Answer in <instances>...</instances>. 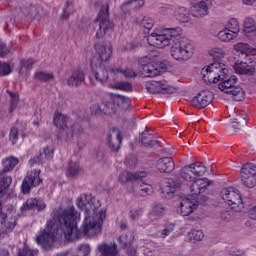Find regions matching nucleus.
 I'll list each match as a JSON object with an SVG mask.
<instances>
[{"label":"nucleus","mask_w":256,"mask_h":256,"mask_svg":"<svg viewBox=\"0 0 256 256\" xmlns=\"http://www.w3.org/2000/svg\"><path fill=\"white\" fill-rule=\"evenodd\" d=\"M116 73H119L120 75H123V77H126V78L135 77V73L131 69H127V70L116 69Z\"/></svg>","instance_id":"obj_54"},{"label":"nucleus","mask_w":256,"mask_h":256,"mask_svg":"<svg viewBox=\"0 0 256 256\" xmlns=\"http://www.w3.org/2000/svg\"><path fill=\"white\" fill-rule=\"evenodd\" d=\"M230 125L238 130L241 129V127H245V125H247V113L240 112L237 114L235 118L230 120Z\"/></svg>","instance_id":"obj_36"},{"label":"nucleus","mask_w":256,"mask_h":256,"mask_svg":"<svg viewBox=\"0 0 256 256\" xmlns=\"http://www.w3.org/2000/svg\"><path fill=\"white\" fill-rule=\"evenodd\" d=\"M241 3L245 7H253L256 4V0H241Z\"/></svg>","instance_id":"obj_63"},{"label":"nucleus","mask_w":256,"mask_h":256,"mask_svg":"<svg viewBox=\"0 0 256 256\" xmlns=\"http://www.w3.org/2000/svg\"><path fill=\"white\" fill-rule=\"evenodd\" d=\"M211 185V180L207 178H199L192 182L190 186V192L192 195H201L205 193Z\"/></svg>","instance_id":"obj_23"},{"label":"nucleus","mask_w":256,"mask_h":256,"mask_svg":"<svg viewBox=\"0 0 256 256\" xmlns=\"http://www.w3.org/2000/svg\"><path fill=\"white\" fill-rule=\"evenodd\" d=\"M106 142L112 151H119V147H121V131L117 128L110 129L106 137Z\"/></svg>","instance_id":"obj_20"},{"label":"nucleus","mask_w":256,"mask_h":256,"mask_svg":"<svg viewBox=\"0 0 256 256\" xmlns=\"http://www.w3.org/2000/svg\"><path fill=\"white\" fill-rule=\"evenodd\" d=\"M140 139L144 147H155L157 145V140L147 130L141 133Z\"/></svg>","instance_id":"obj_42"},{"label":"nucleus","mask_w":256,"mask_h":256,"mask_svg":"<svg viewBox=\"0 0 256 256\" xmlns=\"http://www.w3.org/2000/svg\"><path fill=\"white\" fill-rule=\"evenodd\" d=\"M94 50L97 55L96 63L109 61L113 55V46L109 42L98 41L94 44Z\"/></svg>","instance_id":"obj_15"},{"label":"nucleus","mask_w":256,"mask_h":256,"mask_svg":"<svg viewBox=\"0 0 256 256\" xmlns=\"http://www.w3.org/2000/svg\"><path fill=\"white\" fill-rule=\"evenodd\" d=\"M1 163L4 173H9L10 171H13V169H15L16 165L19 163V159L10 156L2 159Z\"/></svg>","instance_id":"obj_37"},{"label":"nucleus","mask_w":256,"mask_h":256,"mask_svg":"<svg viewBox=\"0 0 256 256\" xmlns=\"http://www.w3.org/2000/svg\"><path fill=\"white\" fill-rule=\"evenodd\" d=\"M53 123L57 129H67V125H69V116L60 111H56L53 115Z\"/></svg>","instance_id":"obj_31"},{"label":"nucleus","mask_w":256,"mask_h":256,"mask_svg":"<svg viewBox=\"0 0 256 256\" xmlns=\"http://www.w3.org/2000/svg\"><path fill=\"white\" fill-rule=\"evenodd\" d=\"M206 172L207 168L203 164L197 162L181 168L180 177L184 181L193 183V181H195L197 177H203Z\"/></svg>","instance_id":"obj_7"},{"label":"nucleus","mask_w":256,"mask_h":256,"mask_svg":"<svg viewBox=\"0 0 256 256\" xmlns=\"http://www.w3.org/2000/svg\"><path fill=\"white\" fill-rule=\"evenodd\" d=\"M39 175H41V170H31L27 172L22 182V193H24V195H27L33 187H39V185H41L42 180Z\"/></svg>","instance_id":"obj_13"},{"label":"nucleus","mask_w":256,"mask_h":256,"mask_svg":"<svg viewBox=\"0 0 256 256\" xmlns=\"http://www.w3.org/2000/svg\"><path fill=\"white\" fill-rule=\"evenodd\" d=\"M145 177H147V172H145V171H140V172L131 174V172L124 170V171L120 172V174L118 176V181L122 185H125L126 183H129V181H139V179H143Z\"/></svg>","instance_id":"obj_24"},{"label":"nucleus","mask_w":256,"mask_h":256,"mask_svg":"<svg viewBox=\"0 0 256 256\" xmlns=\"http://www.w3.org/2000/svg\"><path fill=\"white\" fill-rule=\"evenodd\" d=\"M174 17L177 21H180V23H189L192 17L191 10H188L185 6H181L175 11Z\"/></svg>","instance_id":"obj_33"},{"label":"nucleus","mask_w":256,"mask_h":256,"mask_svg":"<svg viewBox=\"0 0 256 256\" xmlns=\"http://www.w3.org/2000/svg\"><path fill=\"white\" fill-rule=\"evenodd\" d=\"M19 135H21L22 139H25V134L23 132H21V130L17 129V128H12L10 130V141L12 143V145H15L19 139Z\"/></svg>","instance_id":"obj_46"},{"label":"nucleus","mask_w":256,"mask_h":256,"mask_svg":"<svg viewBox=\"0 0 256 256\" xmlns=\"http://www.w3.org/2000/svg\"><path fill=\"white\" fill-rule=\"evenodd\" d=\"M237 36V34L224 27L218 32L217 39H219L221 43H231L233 39H237Z\"/></svg>","instance_id":"obj_35"},{"label":"nucleus","mask_w":256,"mask_h":256,"mask_svg":"<svg viewBox=\"0 0 256 256\" xmlns=\"http://www.w3.org/2000/svg\"><path fill=\"white\" fill-rule=\"evenodd\" d=\"M139 217H141V210L130 211V219H132V221H137Z\"/></svg>","instance_id":"obj_59"},{"label":"nucleus","mask_w":256,"mask_h":256,"mask_svg":"<svg viewBox=\"0 0 256 256\" xmlns=\"http://www.w3.org/2000/svg\"><path fill=\"white\" fill-rule=\"evenodd\" d=\"M146 89L152 94L163 93L164 95H173V93H177V88L165 80L147 82Z\"/></svg>","instance_id":"obj_10"},{"label":"nucleus","mask_w":256,"mask_h":256,"mask_svg":"<svg viewBox=\"0 0 256 256\" xmlns=\"http://www.w3.org/2000/svg\"><path fill=\"white\" fill-rule=\"evenodd\" d=\"M201 75L206 83H218L229 75V69L221 62H214L202 68Z\"/></svg>","instance_id":"obj_3"},{"label":"nucleus","mask_w":256,"mask_h":256,"mask_svg":"<svg viewBox=\"0 0 256 256\" xmlns=\"http://www.w3.org/2000/svg\"><path fill=\"white\" fill-rule=\"evenodd\" d=\"M53 148L45 147L43 151L40 153V159L42 161H49L50 159H53Z\"/></svg>","instance_id":"obj_48"},{"label":"nucleus","mask_w":256,"mask_h":256,"mask_svg":"<svg viewBox=\"0 0 256 256\" xmlns=\"http://www.w3.org/2000/svg\"><path fill=\"white\" fill-rule=\"evenodd\" d=\"M115 87L116 89H120V91H131L133 89V86L127 82H120Z\"/></svg>","instance_id":"obj_55"},{"label":"nucleus","mask_w":256,"mask_h":256,"mask_svg":"<svg viewBox=\"0 0 256 256\" xmlns=\"http://www.w3.org/2000/svg\"><path fill=\"white\" fill-rule=\"evenodd\" d=\"M242 33L249 41H256V22L252 17H247L243 22Z\"/></svg>","instance_id":"obj_21"},{"label":"nucleus","mask_w":256,"mask_h":256,"mask_svg":"<svg viewBox=\"0 0 256 256\" xmlns=\"http://www.w3.org/2000/svg\"><path fill=\"white\" fill-rule=\"evenodd\" d=\"M213 101V93L209 90H201L191 100L196 109H205Z\"/></svg>","instance_id":"obj_16"},{"label":"nucleus","mask_w":256,"mask_h":256,"mask_svg":"<svg viewBox=\"0 0 256 256\" xmlns=\"http://www.w3.org/2000/svg\"><path fill=\"white\" fill-rule=\"evenodd\" d=\"M97 21L99 29L95 35L96 39H101V37H105L106 33L113 31L114 24L109 20V6H102L98 13Z\"/></svg>","instance_id":"obj_8"},{"label":"nucleus","mask_w":256,"mask_h":256,"mask_svg":"<svg viewBox=\"0 0 256 256\" xmlns=\"http://www.w3.org/2000/svg\"><path fill=\"white\" fill-rule=\"evenodd\" d=\"M232 68L236 75H253L255 73V66L244 61H236Z\"/></svg>","instance_id":"obj_26"},{"label":"nucleus","mask_w":256,"mask_h":256,"mask_svg":"<svg viewBox=\"0 0 256 256\" xmlns=\"http://www.w3.org/2000/svg\"><path fill=\"white\" fill-rule=\"evenodd\" d=\"M170 53L176 61H189L195 55V45L191 42H175Z\"/></svg>","instance_id":"obj_6"},{"label":"nucleus","mask_w":256,"mask_h":256,"mask_svg":"<svg viewBox=\"0 0 256 256\" xmlns=\"http://www.w3.org/2000/svg\"><path fill=\"white\" fill-rule=\"evenodd\" d=\"M213 3L211 0H200L194 2L190 6V13L194 19H203L209 15V10L211 9Z\"/></svg>","instance_id":"obj_14"},{"label":"nucleus","mask_w":256,"mask_h":256,"mask_svg":"<svg viewBox=\"0 0 256 256\" xmlns=\"http://www.w3.org/2000/svg\"><path fill=\"white\" fill-rule=\"evenodd\" d=\"M249 216H250V219H252L253 221H256V205L250 208Z\"/></svg>","instance_id":"obj_64"},{"label":"nucleus","mask_w":256,"mask_h":256,"mask_svg":"<svg viewBox=\"0 0 256 256\" xmlns=\"http://www.w3.org/2000/svg\"><path fill=\"white\" fill-rule=\"evenodd\" d=\"M208 55L215 61H221L227 57V48L225 46H213L209 48Z\"/></svg>","instance_id":"obj_32"},{"label":"nucleus","mask_w":256,"mask_h":256,"mask_svg":"<svg viewBox=\"0 0 256 256\" xmlns=\"http://www.w3.org/2000/svg\"><path fill=\"white\" fill-rule=\"evenodd\" d=\"M129 5H133V7L136 8L143 7V5H145V0H128L121 5V9L125 11Z\"/></svg>","instance_id":"obj_47"},{"label":"nucleus","mask_w":256,"mask_h":256,"mask_svg":"<svg viewBox=\"0 0 256 256\" xmlns=\"http://www.w3.org/2000/svg\"><path fill=\"white\" fill-rule=\"evenodd\" d=\"M45 207H47V204L42 199L30 198L22 204L18 212V215L21 216L26 211H31V209H36L37 211H43Z\"/></svg>","instance_id":"obj_18"},{"label":"nucleus","mask_w":256,"mask_h":256,"mask_svg":"<svg viewBox=\"0 0 256 256\" xmlns=\"http://www.w3.org/2000/svg\"><path fill=\"white\" fill-rule=\"evenodd\" d=\"M197 200L191 196L184 197L180 201L178 211L182 217H189L191 213L197 210L198 207Z\"/></svg>","instance_id":"obj_17"},{"label":"nucleus","mask_w":256,"mask_h":256,"mask_svg":"<svg viewBox=\"0 0 256 256\" xmlns=\"http://www.w3.org/2000/svg\"><path fill=\"white\" fill-rule=\"evenodd\" d=\"M230 256H245V250L241 248H233L229 252Z\"/></svg>","instance_id":"obj_57"},{"label":"nucleus","mask_w":256,"mask_h":256,"mask_svg":"<svg viewBox=\"0 0 256 256\" xmlns=\"http://www.w3.org/2000/svg\"><path fill=\"white\" fill-rule=\"evenodd\" d=\"M171 233H173V229L166 228V229L162 230L160 237H162V239H165V238L169 237V235H171Z\"/></svg>","instance_id":"obj_61"},{"label":"nucleus","mask_w":256,"mask_h":256,"mask_svg":"<svg viewBox=\"0 0 256 256\" xmlns=\"http://www.w3.org/2000/svg\"><path fill=\"white\" fill-rule=\"evenodd\" d=\"M11 65L7 62H0V75L5 77L6 75H11Z\"/></svg>","instance_id":"obj_50"},{"label":"nucleus","mask_w":256,"mask_h":256,"mask_svg":"<svg viewBox=\"0 0 256 256\" xmlns=\"http://www.w3.org/2000/svg\"><path fill=\"white\" fill-rule=\"evenodd\" d=\"M98 251L100 256H120L115 244H100L98 245Z\"/></svg>","instance_id":"obj_34"},{"label":"nucleus","mask_w":256,"mask_h":256,"mask_svg":"<svg viewBox=\"0 0 256 256\" xmlns=\"http://www.w3.org/2000/svg\"><path fill=\"white\" fill-rule=\"evenodd\" d=\"M34 77L38 80V81H51L53 80V74L51 73H47V72H36Z\"/></svg>","instance_id":"obj_49"},{"label":"nucleus","mask_w":256,"mask_h":256,"mask_svg":"<svg viewBox=\"0 0 256 256\" xmlns=\"http://www.w3.org/2000/svg\"><path fill=\"white\" fill-rule=\"evenodd\" d=\"M92 115H103V104H94L90 107Z\"/></svg>","instance_id":"obj_52"},{"label":"nucleus","mask_w":256,"mask_h":256,"mask_svg":"<svg viewBox=\"0 0 256 256\" xmlns=\"http://www.w3.org/2000/svg\"><path fill=\"white\" fill-rule=\"evenodd\" d=\"M35 65V61L33 59H24L20 62V68L18 70V75L20 77H25L27 73H29L30 69Z\"/></svg>","instance_id":"obj_39"},{"label":"nucleus","mask_w":256,"mask_h":256,"mask_svg":"<svg viewBox=\"0 0 256 256\" xmlns=\"http://www.w3.org/2000/svg\"><path fill=\"white\" fill-rule=\"evenodd\" d=\"M163 215H165V207H163V204H154L150 211V221H155L159 219V217H163Z\"/></svg>","instance_id":"obj_41"},{"label":"nucleus","mask_w":256,"mask_h":256,"mask_svg":"<svg viewBox=\"0 0 256 256\" xmlns=\"http://www.w3.org/2000/svg\"><path fill=\"white\" fill-rule=\"evenodd\" d=\"M77 206L84 212L80 230L77 229V223L81 221V214L74 207L65 208L57 216L59 224H55L53 220L47 222L46 228L36 238L38 245L49 250L59 239L75 241L81 236L99 235L106 217L105 209L99 208V200L92 198L91 194H84L77 199Z\"/></svg>","instance_id":"obj_1"},{"label":"nucleus","mask_w":256,"mask_h":256,"mask_svg":"<svg viewBox=\"0 0 256 256\" xmlns=\"http://www.w3.org/2000/svg\"><path fill=\"white\" fill-rule=\"evenodd\" d=\"M179 188V183L173 179H165L160 182V190L164 195H173Z\"/></svg>","instance_id":"obj_27"},{"label":"nucleus","mask_w":256,"mask_h":256,"mask_svg":"<svg viewBox=\"0 0 256 256\" xmlns=\"http://www.w3.org/2000/svg\"><path fill=\"white\" fill-rule=\"evenodd\" d=\"M156 168L160 173H171L175 171V161L171 157H162L157 160Z\"/></svg>","instance_id":"obj_25"},{"label":"nucleus","mask_w":256,"mask_h":256,"mask_svg":"<svg viewBox=\"0 0 256 256\" xmlns=\"http://www.w3.org/2000/svg\"><path fill=\"white\" fill-rule=\"evenodd\" d=\"M43 160H41V157L37 156L29 160L30 167H35V165H39V163H42Z\"/></svg>","instance_id":"obj_60"},{"label":"nucleus","mask_w":256,"mask_h":256,"mask_svg":"<svg viewBox=\"0 0 256 256\" xmlns=\"http://www.w3.org/2000/svg\"><path fill=\"white\" fill-rule=\"evenodd\" d=\"M119 241L122 243V245H129V243H131V238H129L127 235H122L119 237Z\"/></svg>","instance_id":"obj_62"},{"label":"nucleus","mask_w":256,"mask_h":256,"mask_svg":"<svg viewBox=\"0 0 256 256\" xmlns=\"http://www.w3.org/2000/svg\"><path fill=\"white\" fill-rule=\"evenodd\" d=\"M233 51L242 57H256V48L245 42H237L232 46Z\"/></svg>","instance_id":"obj_22"},{"label":"nucleus","mask_w":256,"mask_h":256,"mask_svg":"<svg viewBox=\"0 0 256 256\" xmlns=\"http://www.w3.org/2000/svg\"><path fill=\"white\" fill-rule=\"evenodd\" d=\"M37 250H31L27 247H24L22 251L19 252L18 256H37Z\"/></svg>","instance_id":"obj_53"},{"label":"nucleus","mask_w":256,"mask_h":256,"mask_svg":"<svg viewBox=\"0 0 256 256\" xmlns=\"http://www.w3.org/2000/svg\"><path fill=\"white\" fill-rule=\"evenodd\" d=\"M140 63L142 65L140 70L141 77H157V75H161V68L155 64V60L151 56L141 58Z\"/></svg>","instance_id":"obj_11"},{"label":"nucleus","mask_w":256,"mask_h":256,"mask_svg":"<svg viewBox=\"0 0 256 256\" xmlns=\"http://www.w3.org/2000/svg\"><path fill=\"white\" fill-rule=\"evenodd\" d=\"M187 237L189 241H191V243H197V241H203L205 234L203 233L202 230L193 229L190 232H188Z\"/></svg>","instance_id":"obj_43"},{"label":"nucleus","mask_w":256,"mask_h":256,"mask_svg":"<svg viewBox=\"0 0 256 256\" xmlns=\"http://www.w3.org/2000/svg\"><path fill=\"white\" fill-rule=\"evenodd\" d=\"M7 93L9 95L10 102L9 111H13L14 109H17V105H19V94L11 92L10 90H7Z\"/></svg>","instance_id":"obj_45"},{"label":"nucleus","mask_w":256,"mask_h":256,"mask_svg":"<svg viewBox=\"0 0 256 256\" xmlns=\"http://www.w3.org/2000/svg\"><path fill=\"white\" fill-rule=\"evenodd\" d=\"M100 65L101 63L95 62V58L90 60V67L96 81H99V83H105V81L109 79V74L107 73V69Z\"/></svg>","instance_id":"obj_19"},{"label":"nucleus","mask_w":256,"mask_h":256,"mask_svg":"<svg viewBox=\"0 0 256 256\" xmlns=\"http://www.w3.org/2000/svg\"><path fill=\"white\" fill-rule=\"evenodd\" d=\"M83 81H85V72H83L81 69H78L75 70L67 79V85L68 87H79Z\"/></svg>","instance_id":"obj_29"},{"label":"nucleus","mask_w":256,"mask_h":256,"mask_svg":"<svg viewBox=\"0 0 256 256\" xmlns=\"http://www.w3.org/2000/svg\"><path fill=\"white\" fill-rule=\"evenodd\" d=\"M218 84L219 91L226 93L227 95L234 96L235 101H243L245 99V90L241 86L237 85L239 79L237 76L232 75L227 78V75L220 80Z\"/></svg>","instance_id":"obj_4"},{"label":"nucleus","mask_w":256,"mask_h":256,"mask_svg":"<svg viewBox=\"0 0 256 256\" xmlns=\"http://www.w3.org/2000/svg\"><path fill=\"white\" fill-rule=\"evenodd\" d=\"M141 25L144 29H147V31H151V29L155 27V20H153L152 18H144L141 21Z\"/></svg>","instance_id":"obj_51"},{"label":"nucleus","mask_w":256,"mask_h":256,"mask_svg":"<svg viewBox=\"0 0 256 256\" xmlns=\"http://www.w3.org/2000/svg\"><path fill=\"white\" fill-rule=\"evenodd\" d=\"M81 173V166L77 162H70L66 167V176L68 179H73Z\"/></svg>","instance_id":"obj_38"},{"label":"nucleus","mask_w":256,"mask_h":256,"mask_svg":"<svg viewBox=\"0 0 256 256\" xmlns=\"http://www.w3.org/2000/svg\"><path fill=\"white\" fill-rule=\"evenodd\" d=\"M132 191L135 195L145 197V195H149L153 191V187L147 183L139 181L133 184Z\"/></svg>","instance_id":"obj_30"},{"label":"nucleus","mask_w":256,"mask_h":256,"mask_svg":"<svg viewBox=\"0 0 256 256\" xmlns=\"http://www.w3.org/2000/svg\"><path fill=\"white\" fill-rule=\"evenodd\" d=\"M117 111V106L113 102H102V115H113Z\"/></svg>","instance_id":"obj_44"},{"label":"nucleus","mask_w":256,"mask_h":256,"mask_svg":"<svg viewBox=\"0 0 256 256\" xmlns=\"http://www.w3.org/2000/svg\"><path fill=\"white\" fill-rule=\"evenodd\" d=\"M120 102L122 103V108L123 109H129L131 105V99L125 96H120L119 97Z\"/></svg>","instance_id":"obj_56"},{"label":"nucleus","mask_w":256,"mask_h":256,"mask_svg":"<svg viewBox=\"0 0 256 256\" xmlns=\"http://www.w3.org/2000/svg\"><path fill=\"white\" fill-rule=\"evenodd\" d=\"M221 197L224 203L233 209V211H236V213H240V211H243L245 208L243 198H241V193L233 187L224 188L221 191Z\"/></svg>","instance_id":"obj_5"},{"label":"nucleus","mask_w":256,"mask_h":256,"mask_svg":"<svg viewBox=\"0 0 256 256\" xmlns=\"http://www.w3.org/2000/svg\"><path fill=\"white\" fill-rule=\"evenodd\" d=\"M181 35V28H166L160 32H153L148 35V43L152 47L163 49L171 45V39Z\"/></svg>","instance_id":"obj_2"},{"label":"nucleus","mask_w":256,"mask_h":256,"mask_svg":"<svg viewBox=\"0 0 256 256\" xmlns=\"http://www.w3.org/2000/svg\"><path fill=\"white\" fill-rule=\"evenodd\" d=\"M11 176H4L0 178V205H3V201L7 199L9 193V187H11Z\"/></svg>","instance_id":"obj_28"},{"label":"nucleus","mask_w":256,"mask_h":256,"mask_svg":"<svg viewBox=\"0 0 256 256\" xmlns=\"http://www.w3.org/2000/svg\"><path fill=\"white\" fill-rule=\"evenodd\" d=\"M17 225L15 208H11L7 213L3 212V204L0 205V229L2 232L11 231Z\"/></svg>","instance_id":"obj_12"},{"label":"nucleus","mask_w":256,"mask_h":256,"mask_svg":"<svg viewBox=\"0 0 256 256\" xmlns=\"http://www.w3.org/2000/svg\"><path fill=\"white\" fill-rule=\"evenodd\" d=\"M240 179L244 187L248 189L256 187V165L251 163L245 164L240 170Z\"/></svg>","instance_id":"obj_9"},{"label":"nucleus","mask_w":256,"mask_h":256,"mask_svg":"<svg viewBox=\"0 0 256 256\" xmlns=\"http://www.w3.org/2000/svg\"><path fill=\"white\" fill-rule=\"evenodd\" d=\"M224 27L230 30L235 35H239V33H241V24L239 23V19L237 18L228 19Z\"/></svg>","instance_id":"obj_40"},{"label":"nucleus","mask_w":256,"mask_h":256,"mask_svg":"<svg viewBox=\"0 0 256 256\" xmlns=\"http://www.w3.org/2000/svg\"><path fill=\"white\" fill-rule=\"evenodd\" d=\"M7 55H9V48H7L3 42H0V57H5Z\"/></svg>","instance_id":"obj_58"}]
</instances>
